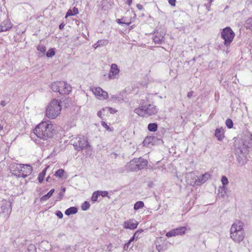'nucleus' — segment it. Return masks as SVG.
<instances>
[{
	"label": "nucleus",
	"mask_w": 252,
	"mask_h": 252,
	"mask_svg": "<svg viewBox=\"0 0 252 252\" xmlns=\"http://www.w3.org/2000/svg\"><path fill=\"white\" fill-rule=\"evenodd\" d=\"M55 192V189H51L47 194L44 195L40 198V201L41 202L47 201L53 195Z\"/></svg>",
	"instance_id": "25"
},
{
	"label": "nucleus",
	"mask_w": 252,
	"mask_h": 252,
	"mask_svg": "<svg viewBox=\"0 0 252 252\" xmlns=\"http://www.w3.org/2000/svg\"><path fill=\"white\" fill-rule=\"evenodd\" d=\"M51 89L55 92H59L61 94H68L71 92L72 88L66 82L64 81L55 82L51 87Z\"/></svg>",
	"instance_id": "7"
},
{
	"label": "nucleus",
	"mask_w": 252,
	"mask_h": 252,
	"mask_svg": "<svg viewBox=\"0 0 252 252\" xmlns=\"http://www.w3.org/2000/svg\"><path fill=\"white\" fill-rule=\"evenodd\" d=\"M101 125L103 127H105L107 130L111 131V129L109 127V126L107 125V124L105 122L102 121L101 122Z\"/></svg>",
	"instance_id": "49"
},
{
	"label": "nucleus",
	"mask_w": 252,
	"mask_h": 252,
	"mask_svg": "<svg viewBox=\"0 0 252 252\" xmlns=\"http://www.w3.org/2000/svg\"><path fill=\"white\" fill-rule=\"evenodd\" d=\"M1 208L2 213L5 214L4 217L7 219L9 218L12 211V202L9 200H3L2 201Z\"/></svg>",
	"instance_id": "12"
},
{
	"label": "nucleus",
	"mask_w": 252,
	"mask_h": 252,
	"mask_svg": "<svg viewBox=\"0 0 252 252\" xmlns=\"http://www.w3.org/2000/svg\"><path fill=\"white\" fill-rule=\"evenodd\" d=\"M149 94H147L144 99L140 100L139 107L134 109V112L141 117H148L156 114L158 112L157 106L149 104Z\"/></svg>",
	"instance_id": "1"
},
{
	"label": "nucleus",
	"mask_w": 252,
	"mask_h": 252,
	"mask_svg": "<svg viewBox=\"0 0 252 252\" xmlns=\"http://www.w3.org/2000/svg\"><path fill=\"white\" fill-rule=\"evenodd\" d=\"M49 168V166H48L46 167H45L40 173H46V170L47 168Z\"/></svg>",
	"instance_id": "61"
},
{
	"label": "nucleus",
	"mask_w": 252,
	"mask_h": 252,
	"mask_svg": "<svg viewBox=\"0 0 252 252\" xmlns=\"http://www.w3.org/2000/svg\"><path fill=\"white\" fill-rule=\"evenodd\" d=\"M27 252H36V248L33 244H31L28 246Z\"/></svg>",
	"instance_id": "35"
},
{
	"label": "nucleus",
	"mask_w": 252,
	"mask_h": 252,
	"mask_svg": "<svg viewBox=\"0 0 252 252\" xmlns=\"http://www.w3.org/2000/svg\"><path fill=\"white\" fill-rule=\"evenodd\" d=\"M45 175H46V174H38L37 179H38L39 183L41 184V183H43V182L44 180Z\"/></svg>",
	"instance_id": "43"
},
{
	"label": "nucleus",
	"mask_w": 252,
	"mask_h": 252,
	"mask_svg": "<svg viewBox=\"0 0 252 252\" xmlns=\"http://www.w3.org/2000/svg\"><path fill=\"white\" fill-rule=\"evenodd\" d=\"M120 69L118 65L115 63H112L111 65L108 78L109 79H114L118 78Z\"/></svg>",
	"instance_id": "14"
},
{
	"label": "nucleus",
	"mask_w": 252,
	"mask_h": 252,
	"mask_svg": "<svg viewBox=\"0 0 252 252\" xmlns=\"http://www.w3.org/2000/svg\"><path fill=\"white\" fill-rule=\"evenodd\" d=\"M147 160L140 157L131 159L126 165V169L131 172H137L145 168L148 164Z\"/></svg>",
	"instance_id": "5"
},
{
	"label": "nucleus",
	"mask_w": 252,
	"mask_h": 252,
	"mask_svg": "<svg viewBox=\"0 0 252 252\" xmlns=\"http://www.w3.org/2000/svg\"><path fill=\"white\" fill-rule=\"evenodd\" d=\"M62 107L57 99H53L47 106L46 115L49 119L56 118L61 113Z\"/></svg>",
	"instance_id": "6"
},
{
	"label": "nucleus",
	"mask_w": 252,
	"mask_h": 252,
	"mask_svg": "<svg viewBox=\"0 0 252 252\" xmlns=\"http://www.w3.org/2000/svg\"><path fill=\"white\" fill-rule=\"evenodd\" d=\"M187 230L186 226H180L167 232L165 236L167 238H170L178 235H183L186 233Z\"/></svg>",
	"instance_id": "10"
},
{
	"label": "nucleus",
	"mask_w": 252,
	"mask_h": 252,
	"mask_svg": "<svg viewBox=\"0 0 252 252\" xmlns=\"http://www.w3.org/2000/svg\"><path fill=\"white\" fill-rule=\"evenodd\" d=\"M55 54V51L53 48H50L46 53V56L48 58L52 57Z\"/></svg>",
	"instance_id": "36"
},
{
	"label": "nucleus",
	"mask_w": 252,
	"mask_h": 252,
	"mask_svg": "<svg viewBox=\"0 0 252 252\" xmlns=\"http://www.w3.org/2000/svg\"><path fill=\"white\" fill-rule=\"evenodd\" d=\"M230 237L235 242L240 243L244 238V231H234V233H230Z\"/></svg>",
	"instance_id": "16"
},
{
	"label": "nucleus",
	"mask_w": 252,
	"mask_h": 252,
	"mask_svg": "<svg viewBox=\"0 0 252 252\" xmlns=\"http://www.w3.org/2000/svg\"><path fill=\"white\" fill-rule=\"evenodd\" d=\"M99 194L103 197H107L110 198V196L108 195V192L107 191H101L99 190Z\"/></svg>",
	"instance_id": "40"
},
{
	"label": "nucleus",
	"mask_w": 252,
	"mask_h": 252,
	"mask_svg": "<svg viewBox=\"0 0 252 252\" xmlns=\"http://www.w3.org/2000/svg\"><path fill=\"white\" fill-rule=\"evenodd\" d=\"M227 188L220 186L218 189V195L219 197L224 198L227 195Z\"/></svg>",
	"instance_id": "24"
},
{
	"label": "nucleus",
	"mask_w": 252,
	"mask_h": 252,
	"mask_svg": "<svg viewBox=\"0 0 252 252\" xmlns=\"http://www.w3.org/2000/svg\"><path fill=\"white\" fill-rule=\"evenodd\" d=\"M65 25L62 23L59 25V29L60 30H63L64 28Z\"/></svg>",
	"instance_id": "60"
},
{
	"label": "nucleus",
	"mask_w": 252,
	"mask_h": 252,
	"mask_svg": "<svg viewBox=\"0 0 252 252\" xmlns=\"http://www.w3.org/2000/svg\"><path fill=\"white\" fill-rule=\"evenodd\" d=\"M138 224V221L132 219L124 221L123 227L126 229L134 230L137 227Z\"/></svg>",
	"instance_id": "13"
},
{
	"label": "nucleus",
	"mask_w": 252,
	"mask_h": 252,
	"mask_svg": "<svg viewBox=\"0 0 252 252\" xmlns=\"http://www.w3.org/2000/svg\"><path fill=\"white\" fill-rule=\"evenodd\" d=\"M112 247H113V245L111 243H109L107 246V249L109 252H111L112 251L111 249H112Z\"/></svg>",
	"instance_id": "55"
},
{
	"label": "nucleus",
	"mask_w": 252,
	"mask_h": 252,
	"mask_svg": "<svg viewBox=\"0 0 252 252\" xmlns=\"http://www.w3.org/2000/svg\"><path fill=\"white\" fill-rule=\"evenodd\" d=\"M71 246L70 245L65 246L63 249L64 250V252H70V250H71Z\"/></svg>",
	"instance_id": "51"
},
{
	"label": "nucleus",
	"mask_w": 252,
	"mask_h": 252,
	"mask_svg": "<svg viewBox=\"0 0 252 252\" xmlns=\"http://www.w3.org/2000/svg\"><path fill=\"white\" fill-rule=\"evenodd\" d=\"M172 245V243L166 240L164 241L163 244L162 245H156L157 250L158 252H163L166 251L169 248V246Z\"/></svg>",
	"instance_id": "19"
},
{
	"label": "nucleus",
	"mask_w": 252,
	"mask_h": 252,
	"mask_svg": "<svg viewBox=\"0 0 252 252\" xmlns=\"http://www.w3.org/2000/svg\"><path fill=\"white\" fill-rule=\"evenodd\" d=\"M37 49L41 53H44L46 51V48L44 45H40L37 46Z\"/></svg>",
	"instance_id": "42"
},
{
	"label": "nucleus",
	"mask_w": 252,
	"mask_h": 252,
	"mask_svg": "<svg viewBox=\"0 0 252 252\" xmlns=\"http://www.w3.org/2000/svg\"><path fill=\"white\" fill-rule=\"evenodd\" d=\"M224 129L222 127L218 128L216 129L215 135L219 141H222L224 137Z\"/></svg>",
	"instance_id": "22"
},
{
	"label": "nucleus",
	"mask_w": 252,
	"mask_h": 252,
	"mask_svg": "<svg viewBox=\"0 0 252 252\" xmlns=\"http://www.w3.org/2000/svg\"><path fill=\"white\" fill-rule=\"evenodd\" d=\"M55 215L59 218V219H62L63 218V214L62 212L60 210H57L55 212Z\"/></svg>",
	"instance_id": "44"
},
{
	"label": "nucleus",
	"mask_w": 252,
	"mask_h": 252,
	"mask_svg": "<svg viewBox=\"0 0 252 252\" xmlns=\"http://www.w3.org/2000/svg\"><path fill=\"white\" fill-rule=\"evenodd\" d=\"M148 129L150 131L155 132L158 129V125L156 123H150L148 126Z\"/></svg>",
	"instance_id": "29"
},
{
	"label": "nucleus",
	"mask_w": 252,
	"mask_h": 252,
	"mask_svg": "<svg viewBox=\"0 0 252 252\" xmlns=\"http://www.w3.org/2000/svg\"><path fill=\"white\" fill-rule=\"evenodd\" d=\"M64 170L63 169H60L56 171H55V173H63Z\"/></svg>",
	"instance_id": "57"
},
{
	"label": "nucleus",
	"mask_w": 252,
	"mask_h": 252,
	"mask_svg": "<svg viewBox=\"0 0 252 252\" xmlns=\"http://www.w3.org/2000/svg\"><path fill=\"white\" fill-rule=\"evenodd\" d=\"M53 175L60 178L62 180H65L67 178V174H53Z\"/></svg>",
	"instance_id": "39"
},
{
	"label": "nucleus",
	"mask_w": 252,
	"mask_h": 252,
	"mask_svg": "<svg viewBox=\"0 0 252 252\" xmlns=\"http://www.w3.org/2000/svg\"><path fill=\"white\" fill-rule=\"evenodd\" d=\"M100 196L99 190L95 191L93 193L91 196V201L93 203H94L97 200L98 196Z\"/></svg>",
	"instance_id": "30"
},
{
	"label": "nucleus",
	"mask_w": 252,
	"mask_h": 252,
	"mask_svg": "<svg viewBox=\"0 0 252 252\" xmlns=\"http://www.w3.org/2000/svg\"><path fill=\"white\" fill-rule=\"evenodd\" d=\"M156 181L155 178L148 177L144 176L142 180L143 183H147V186L149 188H152L154 187V182Z\"/></svg>",
	"instance_id": "21"
},
{
	"label": "nucleus",
	"mask_w": 252,
	"mask_h": 252,
	"mask_svg": "<svg viewBox=\"0 0 252 252\" xmlns=\"http://www.w3.org/2000/svg\"><path fill=\"white\" fill-rule=\"evenodd\" d=\"M70 16H74L72 10L71 9L68 10L67 13H66L65 18H67V17Z\"/></svg>",
	"instance_id": "52"
},
{
	"label": "nucleus",
	"mask_w": 252,
	"mask_h": 252,
	"mask_svg": "<svg viewBox=\"0 0 252 252\" xmlns=\"http://www.w3.org/2000/svg\"><path fill=\"white\" fill-rule=\"evenodd\" d=\"M70 144L73 145L75 149L77 151L86 149L91 146L88 142V138L85 136L77 137L70 141Z\"/></svg>",
	"instance_id": "8"
},
{
	"label": "nucleus",
	"mask_w": 252,
	"mask_h": 252,
	"mask_svg": "<svg viewBox=\"0 0 252 252\" xmlns=\"http://www.w3.org/2000/svg\"><path fill=\"white\" fill-rule=\"evenodd\" d=\"M136 7L139 10H141L143 9V6L139 3L136 5Z\"/></svg>",
	"instance_id": "59"
},
{
	"label": "nucleus",
	"mask_w": 252,
	"mask_h": 252,
	"mask_svg": "<svg viewBox=\"0 0 252 252\" xmlns=\"http://www.w3.org/2000/svg\"><path fill=\"white\" fill-rule=\"evenodd\" d=\"M193 92L190 91L188 93L187 97L189 98H190L193 95Z\"/></svg>",
	"instance_id": "56"
},
{
	"label": "nucleus",
	"mask_w": 252,
	"mask_h": 252,
	"mask_svg": "<svg viewBox=\"0 0 252 252\" xmlns=\"http://www.w3.org/2000/svg\"><path fill=\"white\" fill-rule=\"evenodd\" d=\"M73 15H75L79 13L78 9L76 7H74L72 10Z\"/></svg>",
	"instance_id": "53"
},
{
	"label": "nucleus",
	"mask_w": 252,
	"mask_h": 252,
	"mask_svg": "<svg viewBox=\"0 0 252 252\" xmlns=\"http://www.w3.org/2000/svg\"><path fill=\"white\" fill-rule=\"evenodd\" d=\"M234 36L235 33L229 27H226L222 30L221 37L224 40V44L226 46L230 45Z\"/></svg>",
	"instance_id": "9"
},
{
	"label": "nucleus",
	"mask_w": 252,
	"mask_h": 252,
	"mask_svg": "<svg viewBox=\"0 0 252 252\" xmlns=\"http://www.w3.org/2000/svg\"><path fill=\"white\" fill-rule=\"evenodd\" d=\"M184 174H176L175 176L180 180L181 182H183V177Z\"/></svg>",
	"instance_id": "50"
},
{
	"label": "nucleus",
	"mask_w": 252,
	"mask_h": 252,
	"mask_svg": "<svg viewBox=\"0 0 252 252\" xmlns=\"http://www.w3.org/2000/svg\"><path fill=\"white\" fill-rule=\"evenodd\" d=\"M111 100L113 101H117L118 102L121 103L124 101V98L122 94H118L117 95H114L112 96Z\"/></svg>",
	"instance_id": "27"
},
{
	"label": "nucleus",
	"mask_w": 252,
	"mask_h": 252,
	"mask_svg": "<svg viewBox=\"0 0 252 252\" xmlns=\"http://www.w3.org/2000/svg\"><path fill=\"white\" fill-rule=\"evenodd\" d=\"M221 182L222 183V187H226V186L229 183L228 178L225 176H222L221 178Z\"/></svg>",
	"instance_id": "34"
},
{
	"label": "nucleus",
	"mask_w": 252,
	"mask_h": 252,
	"mask_svg": "<svg viewBox=\"0 0 252 252\" xmlns=\"http://www.w3.org/2000/svg\"><path fill=\"white\" fill-rule=\"evenodd\" d=\"M144 231L142 228L138 229L133 234L132 236L127 241L126 243L123 245V252L127 251L130 244L134 241H136L139 238H140V234Z\"/></svg>",
	"instance_id": "11"
},
{
	"label": "nucleus",
	"mask_w": 252,
	"mask_h": 252,
	"mask_svg": "<svg viewBox=\"0 0 252 252\" xmlns=\"http://www.w3.org/2000/svg\"><path fill=\"white\" fill-rule=\"evenodd\" d=\"M54 128L55 126L51 121H45L35 127L34 133L38 138L47 140L52 136Z\"/></svg>",
	"instance_id": "3"
},
{
	"label": "nucleus",
	"mask_w": 252,
	"mask_h": 252,
	"mask_svg": "<svg viewBox=\"0 0 252 252\" xmlns=\"http://www.w3.org/2000/svg\"><path fill=\"white\" fill-rule=\"evenodd\" d=\"M197 177L195 174H185V181L187 185L193 187L200 186L211 177V174H201Z\"/></svg>",
	"instance_id": "4"
},
{
	"label": "nucleus",
	"mask_w": 252,
	"mask_h": 252,
	"mask_svg": "<svg viewBox=\"0 0 252 252\" xmlns=\"http://www.w3.org/2000/svg\"><path fill=\"white\" fill-rule=\"evenodd\" d=\"M165 33L163 32H155L153 34V41L155 44H161L164 42Z\"/></svg>",
	"instance_id": "15"
},
{
	"label": "nucleus",
	"mask_w": 252,
	"mask_h": 252,
	"mask_svg": "<svg viewBox=\"0 0 252 252\" xmlns=\"http://www.w3.org/2000/svg\"><path fill=\"white\" fill-rule=\"evenodd\" d=\"M64 170L63 169H60L56 171H55V173H63Z\"/></svg>",
	"instance_id": "58"
},
{
	"label": "nucleus",
	"mask_w": 252,
	"mask_h": 252,
	"mask_svg": "<svg viewBox=\"0 0 252 252\" xmlns=\"http://www.w3.org/2000/svg\"><path fill=\"white\" fill-rule=\"evenodd\" d=\"M247 29L252 28V17L249 18L246 22Z\"/></svg>",
	"instance_id": "38"
},
{
	"label": "nucleus",
	"mask_w": 252,
	"mask_h": 252,
	"mask_svg": "<svg viewBox=\"0 0 252 252\" xmlns=\"http://www.w3.org/2000/svg\"><path fill=\"white\" fill-rule=\"evenodd\" d=\"M78 211V208L76 206H72L68 209H67L65 212L64 214L65 215L67 216H69L71 215L76 214Z\"/></svg>",
	"instance_id": "23"
},
{
	"label": "nucleus",
	"mask_w": 252,
	"mask_h": 252,
	"mask_svg": "<svg viewBox=\"0 0 252 252\" xmlns=\"http://www.w3.org/2000/svg\"><path fill=\"white\" fill-rule=\"evenodd\" d=\"M248 140L249 141L248 144L250 148H252V134H251L250 136L248 137Z\"/></svg>",
	"instance_id": "46"
},
{
	"label": "nucleus",
	"mask_w": 252,
	"mask_h": 252,
	"mask_svg": "<svg viewBox=\"0 0 252 252\" xmlns=\"http://www.w3.org/2000/svg\"><path fill=\"white\" fill-rule=\"evenodd\" d=\"M169 3L172 6H175L176 3V0H168Z\"/></svg>",
	"instance_id": "54"
},
{
	"label": "nucleus",
	"mask_w": 252,
	"mask_h": 252,
	"mask_svg": "<svg viewBox=\"0 0 252 252\" xmlns=\"http://www.w3.org/2000/svg\"><path fill=\"white\" fill-rule=\"evenodd\" d=\"M225 124L228 128H231L233 126V123L230 119H227L225 121Z\"/></svg>",
	"instance_id": "37"
},
{
	"label": "nucleus",
	"mask_w": 252,
	"mask_h": 252,
	"mask_svg": "<svg viewBox=\"0 0 252 252\" xmlns=\"http://www.w3.org/2000/svg\"><path fill=\"white\" fill-rule=\"evenodd\" d=\"M65 190H66V188L65 187L61 188V190L58 193V195L57 197V199L56 200V201L61 200L63 199V197L64 196V193L65 192Z\"/></svg>",
	"instance_id": "28"
},
{
	"label": "nucleus",
	"mask_w": 252,
	"mask_h": 252,
	"mask_svg": "<svg viewBox=\"0 0 252 252\" xmlns=\"http://www.w3.org/2000/svg\"><path fill=\"white\" fill-rule=\"evenodd\" d=\"M93 92L95 95L102 96L103 99H107L108 98V94L107 92L104 91L100 87H96L93 89Z\"/></svg>",
	"instance_id": "18"
},
{
	"label": "nucleus",
	"mask_w": 252,
	"mask_h": 252,
	"mask_svg": "<svg viewBox=\"0 0 252 252\" xmlns=\"http://www.w3.org/2000/svg\"><path fill=\"white\" fill-rule=\"evenodd\" d=\"M116 22L118 24H120V25H122V24H125V25H129L131 23V22H122L121 21V19H117L116 20Z\"/></svg>",
	"instance_id": "48"
},
{
	"label": "nucleus",
	"mask_w": 252,
	"mask_h": 252,
	"mask_svg": "<svg viewBox=\"0 0 252 252\" xmlns=\"http://www.w3.org/2000/svg\"><path fill=\"white\" fill-rule=\"evenodd\" d=\"M90 207V203L88 201H85L81 205V208L83 211H87Z\"/></svg>",
	"instance_id": "31"
},
{
	"label": "nucleus",
	"mask_w": 252,
	"mask_h": 252,
	"mask_svg": "<svg viewBox=\"0 0 252 252\" xmlns=\"http://www.w3.org/2000/svg\"><path fill=\"white\" fill-rule=\"evenodd\" d=\"M102 113V111L100 110V111H98L97 115L99 118H101Z\"/></svg>",
	"instance_id": "63"
},
{
	"label": "nucleus",
	"mask_w": 252,
	"mask_h": 252,
	"mask_svg": "<svg viewBox=\"0 0 252 252\" xmlns=\"http://www.w3.org/2000/svg\"><path fill=\"white\" fill-rule=\"evenodd\" d=\"M7 22L8 23L7 27L3 25L2 24L1 25V29H2V32H6L12 28V24L10 22V21H7Z\"/></svg>",
	"instance_id": "33"
},
{
	"label": "nucleus",
	"mask_w": 252,
	"mask_h": 252,
	"mask_svg": "<svg viewBox=\"0 0 252 252\" xmlns=\"http://www.w3.org/2000/svg\"><path fill=\"white\" fill-rule=\"evenodd\" d=\"M132 0H126V3L128 5H130L132 3Z\"/></svg>",
	"instance_id": "62"
},
{
	"label": "nucleus",
	"mask_w": 252,
	"mask_h": 252,
	"mask_svg": "<svg viewBox=\"0 0 252 252\" xmlns=\"http://www.w3.org/2000/svg\"><path fill=\"white\" fill-rule=\"evenodd\" d=\"M106 109L108 110L109 111V112L111 114L114 113L117 111L116 110H114L113 108H112L111 107H106L105 108H103L102 109V111H104Z\"/></svg>",
	"instance_id": "47"
},
{
	"label": "nucleus",
	"mask_w": 252,
	"mask_h": 252,
	"mask_svg": "<svg viewBox=\"0 0 252 252\" xmlns=\"http://www.w3.org/2000/svg\"><path fill=\"white\" fill-rule=\"evenodd\" d=\"M244 231L243 228V223L239 221L237 224L233 223L230 229V233H232L234 232V231Z\"/></svg>",
	"instance_id": "20"
},
{
	"label": "nucleus",
	"mask_w": 252,
	"mask_h": 252,
	"mask_svg": "<svg viewBox=\"0 0 252 252\" xmlns=\"http://www.w3.org/2000/svg\"><path fill=\"white\" fill-rule=\"evenodd\" d=\"M16 168L18 169L20 173H31L32 171V168L30 164H17Z\"/></svg>",
	"instance_id": "17"
},
{
	"label": "nucleus",
	"mask_w": 252,
	"mask_h": 252,
	"mask_svg": "<svg viewBox=\"0 0 252 252\" xmlns=\"http://www.w3.org/2000/svg\"><path fill=\"white\" fill-rule=\"evenodd\" d=\"M97 42H98V45L99 46H105L108 43V41L106 39L98 40Z\"/></svg>",
	"instance_id": "41"
},
{
	"label": "nucleus",
	"mask_w": 252,
	"mask_h": 252,
	"mask_svg": "<svg viewBox=\"0 0 252 252\" xmlns=\"http://www.w3.org/2000/svg\"><path fill=\"white\" fill-rule=\"evenodd\" d=\"M153 137L151 136H148L144 140L143 143L144 146H148L153 141Z\"/></svg>",
	"instance_id": "32"
},
{
	"label": "nucleus",
	"mask_w": 252,
	"mask_h": 252,
	"mask_svg": "<svg viewBox=\"0 0 252 252\" xmlns=\"http://www.w3.org/2000/svg\"><path fill=\"white\" fill-rule=\"evenodd\" d=\"M243 139H237L234 143V148L235 154L237 156V160L240 163L244 164L247 161V155L249 152L250 146Z\"/></svg>",
	"instance_id": "2"
},
{
	"label": "nucleus",
	"mask_w": 252,
	"mask_h": 252,
	"mask_svg": "<svg viewBox=\"0 0 252 252\" xmlns=\"http://www.w3.org/2000/svg\"><path fill=\"white\" fill-rule=\"evenodd\" d=\"M144 207V202L142 201H138L134 204L133 209L135 211H137Z\"/></svg>",
	"instance_id": "26"
},
{
	"label": "nucleus",
	"mask_w": 252,
	"mask_h": 252,
	"mask_svg": "<svg viewBox=\"0 0 252 252\" xmlns=\"http://www.w3.org/2000/svg\"><path fill=\"white\" fill-rule=\"evenodd\" d=\"M30 174H12V175L15 176L17 178H22L23 179L26 178Z\"/></svg>",
	"instance_id": "45"
},
{
	"label": "nucleus",
	"mask_w": 252,
	"mask_h": 252,
	"mask_svg": "<svg viewBox=\"0 0 252 252\" xmlns=\"http://www.w3.org/2000/svg\"><path fill=\"white\" fill-rule=\"evenodd\" d=\"M7 21H10L9 20L7 19L6 20H4L2 24L7 27V24H8Z\"/></svg>",
	"instance_id": "64"
}]
</instances>
